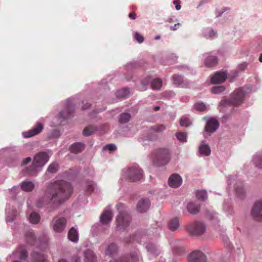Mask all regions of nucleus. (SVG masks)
<instances>
[{
    "label": "nucleus",
    "mask_w": 262,
    "mask_h": 262,
    "mask_svg": "<svg viewBox=\"0 0 262 262\" xmlns=\"http://www.w3.org/2000/svg\"><path fill=\"white\" fill-rule=\"evenodd\" d=\"M72 191L73 188L69 183L62 180L56 181L37 201L36 206L38 208L47 207L51 211L67 200Z\"/></svg>",
    "instance_id": "nucleus-1"
},
{
    "label": "nucleus",
    "mask_w": 262,
    "mask_h": 262,
    "mask_svg": "<svg viewBox=\"0 0 262 262\" xmlns=\"http://www.w3.org/2000/svg\"><path fill=\"white\" fill-rule=\"evenodd\" d=\"M117 209L119 211V213L116 217L117 230L122 231L125 230L130 223L131 217L129 214L125 211H122L124 208L122 204H118L116 205Z\"/></svg>",
    "instance_id": "nucleus-2"
},
{
    "label": "nucleus",
    "mask_w": 262,
    "mask_h": 262,
    "mask_svg": "<svg viewBox=\"0 0 262 262\" xmlns=\"http://www.w3.org/2000/svg\"><path fill=\"white\" fill-rule=\"evenodd\" d=\"M170 159V152L168 149L161 148L158 149L154 156V164L157 166L166 164Z\"/></svg>",
    "instance_id": "nucleus-3"
},
{
    "label": "nucleus",
    "mask_w": 262,
    "mask_h": 262,
    "mask_svg": "<svg viewBox=\"0 0 262 262\" xmlns=\"http://www.w3.org/2000/svg\"><path fill=\"white\" fill-rule=\"evenodd\" d=\"M125 175L130 181L135 182L143 178V170L138 165H135L128 168Z\"/></svg>",
    "instance_id": "nucleus-4"
},
{
    "label": "nucleus",
    "mask_w": 262,
    "mask_h": 262,
    "mask_svg": "<svg viewBox=\"0 0 262 262\" xmlns=\"http://www.w3.org/2000/svg\"><path fill=\"white\" fill-rule=\"evenodd\" d=\"M187 230L191 234L201 235L205 232L206 226L202 222L196 221L188 225Z\"/></svg>",
    "instance_id": "nucleus-5"
},
{
    "label": "nucleus",
    "mask_w": 262,
    "mask_h": 262,
    "mask_svg": "<svg viewBox=\"0 0 262 262\" xmlns=\"http://www.w3.org/2000/svg\"><path fill=\"white\" fill-rule=\"evenodd\" d=\"M245 96V92L243 89H237L232 93L229 102L234 106L239 105L243 103Z\"/></svg>",
    "instance_id": "nucleus-6"
},
{
    "label": "nucleus",
    "mask_w": 262,
    "mask_h": 262,
    "mask_svg": "<svg viewBox=\"0 0 262 262\" xmlns=\"http://www.w3.org/2000/svg\"><path fill=\"white\" fill-rule=\"evenodd\" d=\"M67 224V220L64 217H57L53 219L52 226L54 231L56 232H61L64 230Z\"/></svg>",
    "instance_id": "nucleus-7"
},
{
    "label": "nucleus",
    "mask_w": 262,
    "mask_h": 262,
    "mask_svg": "<svg viewBox=\"0 0 262 262\" xmlns=\"http://www.w3.org/2000/svg\"><path fill=\"white\" fill-rule=\"evenodd\" d=\"M251 215L255 220L262 221V199L254 203L251 210Z\"/></svg>",
    "instance_id": "nucleus-8"
},
{
    "label": "nucleus",
    "mask_w": 262,
    "mask_h": 262,
    "mask_svg": "<svg viewBox=\"0 0 262 262\" xmlns=\"http://www.w3.org/2000/svg\"><path fill=\"white\" fill-rule=\"evenodd\" d=\"M188 262H207V257L201 251H194L189 254Z\"/></svg>",
    "instance_id": "nucleus-9"
},
{
    "label": "nucleus",
    "mask_w": 262,
    "mask_h": 262,
    "mask_svg": "<svg viewBox=\"0 0 262 262\" xmlns=\"http://www.w3.org/2000/svg\"><path fill=\"white\" fill-rule=\"evenodd\" d=\"M219 121L214 118H210L207 121L204 127L205 132L210 134L215 132L219 127Z\"/></svg>",
    "instance_id": "nucleus-10"
},
{
    "label": "nucleus",
    "mask_w": 262,
    "mask_h": 262,
    "mask_svg": "<svg viewBox=\"0 0 262 262\" xmlns=\"http://www.w3.org/2000/svg\"><path fill=\"white\" fill-rule=\"evenodd\" d=\"M49 160V156L46 152H41L37 154L34 158L33 164L38 167L44 165Z\"/></svg>",
    "instance_id": "nucleus-11"
},
{
    "label": "nucleus",
    "mask_w": 262,
    "mask_h": 262,
    "mask_svg": "<svg viewBox=\"0 0 262 262\" xmlns=\"http://www.w3.org/2000/svg\"><path fill=\"white\" fill-rule=\"evenodd\" d=\"M43 129V124L40 122H37L30 130L24 132L25 138H30L39 134Z\"/></svg>",
    "instance_id": "nucleus-12"
},
{
    "label": "nucleus",
    "mask_w": 262,
    "mask_h": 262,
    "mask_svg": "<svg viewBox=\"0 0 262 262\" xmlns=\"http://www.w3.org/2000/svg\"><path fill=\"white\" fill-rule=\"evenodd\" d=\"M227 75L225 72H217L211 78V82L213 84L222 83L227 79Z\"/></svg>",
    "instance_id": "nucleus-13"
},
{
    "label": "nucleus",
    "mask_w": 262,
    "mask_h": 262,
    "mask_svg": "<svg viewBox=\"0 0 262 262\" xmlns=\"http://www.w3.org/2000/svg\"><path fill=\"white\" fill-rule=\"evenodd\" d=\"M168 183L171 187H178L182 184V179L179 174H172L168 179Z\"/></svg>",
    "instance_id": "nucleus-14"
},
{
    "label": "nucleus",
    "mask_w": 262,
    "mask_h": 262,
    "mask_svg": "<svg viewBox=\"0 0 262 262\" xmlns=\"http://www.w3.org/2000/svg\"><path fill=\"white\" fill-rule=\"evenodd\" d=\"M150 205V201L147 199H142L137 204V209L140 212H146Z\"/></svg>",
    "instance_id": "nucleus-15"
},
{
    "label": "nucleus",
    "mask_w": 262,
    "mask_h": 262,
    "mask_svg": "<svg viewBox=\"0 0 262 262\" xmlns=\"http://www.w3.org/2000/svg\"><path fill=\"white\" fill-rule=\"evenodd\" d=\"M113 213L110 210H104L100 216V222L103 224H107L111 222Z\"/></svg>",
    "instance_id": "nucleus-16"
},
{
    "label": "nucleus",
    "mask_w": 262,
    "mask_h": 262,
    "mask_svg": "<svg viewBox=\"0 0 262 262\" xmlns=\"http://www.w3.org/2000/svg\"><path fill=\"white\" fill-rule=\"evenodd\" d=\"M172 80L174 84L182 88H186L189 84L187 80H184L183 77L179 75H174Z\"/></svg>",
    "instance_id": "nucleus-17"
},
{
    "label": "nucleus",
    "mask_w": 262,
    "mask_h": 262,
    "mask_svg": "<svg viewBox=\"0 0 262 262\" xmlns=\"http://www.w3.org/2000/svg\"><path fill=\"white\" fill-rule=\"evenodd\" d=\"M128 259L127 256H124L118 259L117 262H137L139 261V257L136 251L130 254V259L128 260Z\"/></svg>",
    "instance_id": "nucleus-18"
},
{
    "label": "nucleus",
    "mask_w": 262,
    "mask_h": 262,
    "mask_svg": "<svg viewBox=\"0 0 262 262\" xmlns=\"http://www.w3.org/2000/svg\"><path fill=\"white\" fill-rule=\"evenodd\" d=\"M84 262H97L96 257L92 250L87 249L84 252Z\"/></svg>",
    "instance_id": "nucleus-19"
},
{
    "label": "nucleus",
    "mask_w": 262,
    "mask_h": 262,
    "mask_svg": "<svg viewBox=\"0 0 262 262\" xmlns=\"http://www.w3.org/2000/svg\"><path fill=\"white\" fill-rule=\"evenodd\" d=\"M84 149V145L80 142H76L73 144L70 148L71 152L74 154L79 153L83 150Z\"/></svg>",
    "instance_id": "nucleus-20"
},
{
    "label": "nucleus",
    "mask_w": 262,
    "mask_h": 262,
    "mask_svg": "<svg viewBox=\"0 0 262 262\" xmlns=\"http://www.w3.org/2000/svg\"><path fill=\"white\" fill-rule=\"evenodd\" d=\"M187 209L191 214H196L200 211V205L194 202H190L187 204Z\"/></svg>",
    "instance_id": "nucleus-21"
},
{
    "label": "nucleus",
    "mask_w": 262,
    "mask_h": 262,
    "mask_svg": "<svg viewBox=\"0 0 262 262\" xmlns=\"http://www.w3.org/2000/svg\"><path fill=\"white\" fill-rule=\"evenodd\" d=\"M68 238L72 242L77 243L78 241V234L77 230L74 227H72L68 233Z\"/></svg>",
    "instance_id": "nucleus-22"
},
{
    "label": "nucleus",
    "mask_w": 262,
    "mask_h": 262,
    "mask_svg": "<svg viewBox=\"0 0 262 262\" xmlns=\"http://www.w3.org/2000/svg\"><path fill=\"white\" fill-rule=\"evenodd\" d=\"M34 260L37 262H47L46 256L40 252L34 251L32 254Z\"/></svg>",
    "instance_id": "nucleus-23"
},
{
    "label": "nucleus",
    "mask_w": 262,
    "mask_h": 262,
    "mask_svg": "<svg viewBox=\"0 0 262 262\" xmlns=\"http://www.w3.org/2000/svg\"><path fill=\"white\" fill-rule=\"evenodd\" d=\"M205 65L207 67H212L215 66L217 63V58L215 56H208L205 60Z\"/></svg>",
    "instance_id": "nucleus-24"
},
{
    "label": "nucleus",
    "mask_w": 262,
    "mask_h": 262,
    "mask_svg": "<svg viewBox=\"0 0 262 262\" xmlns=\"http://www.w3.org/2000/svg\"><path fill=\"white\" fill-rule=\"evenodd\" d=\"M21 188L25 191H31L34 188V184L30 181H24L21 184Z\"/></svg>",
    "instance_id": "nucleus-25"
},
{
    "label": "nucleus",
    "mask_w": 262,
    "mask_h": 262,
    "mask_svg": "<svg viewBox=\"0 0 262 262\" xmlns=\"http://www.w3.org/2000/svg\"><path fill=\"white\" fill-rule=\"evenodd\" d=\"M117 251V246L114 243L110 244L106 248L105 250V254L106 255L113 256Z\"/></svg>",
    "instance_id": "nucleus-26"
},
{
    "label": "nucleus",
    "mask_w": 262,
    "mask_h": 262,
    "mask_svg": "<svg viewBox=\"0 0 262 262\" xmlns=\"http://www.w3.org/2000/svg\"><path fill=\"white\" fill-rule=\"evenodd\" d=\"M179 220L177 217L171 219L169 223V228L171 231H174L179 227Z\"/></svg>",
    "instance_id": "nucleus-27"
},
{
    "label": "nucleus",
    "mask_w": 262,
    "mask_h": 262,
    "mask_svg": "<svg viewBox=\"0 0 262 262\" xmlns=\"http://www.w3.org/2000/svg\"><path fill=\"white\" fill-rule=\"evenodd\" d=\"M38 167L36 165H35L33 163L32 165L29 167H26L24 169V173L28 175H34L37 172V168Z\"/></svg>",
    "instance_id": "nucleus-28"
},
{
    "label": "nucleus",
    "mask_w": 262,
    "mask_h": 262,
    "mask_svg": "<svg viewBox=\"0 0 262 262\" xmlns=\"http://www.w3.org/2000/svg\"><path fill=\"white\" fill-rule=\"evenodd\" d=\"M162 85V80L160 78H155L151 83V86L153 90H160Z\"/></svg>",
    "instance_id": "nucleus-29"
},
{
    "label": "nucleus",
    "mask_w": 262,
    "mask_h": 262,
    "mask_svg": "<svg viewBox=\"0 0 262 262\" xmlns=\"http://www.w3.org/2000/svg\"><path fill=\"white\" fill-rule=\"evenodd\" d=\"M210 148L208 145L204 144L199 147V152L201 155L209 156L210 154Z\"/></svg>",
    "instance_id": "nucleus-30"
},
{
    "label": "nucleus",
    "mask_w": 262,
    "mask_h": 262,
    "mask_svg": "<svg viewBox=\"0 0 262 262\" xmlns=\"http://www.w3.org/2000/svg\"><path fill=\"white\" fill-rule=\"evenodd\" d=\"M195 195L197 199L201 201H204L207 198V193L206 190H198Z\"/></svg>",
    "instance_id": "nucleus-31"
},
{
    "label": "nucleus",
    "mask_w": 262,
    "mask_h": 262,
    "mask_svg": "<svg viewBox=\"0 0 262 262\" xmlns=\"http://www.w3.org/2000/svg\"><path fill=\"white\" fill-rule=\"evenodd\" d=\"M96 130V128L95 126L92 125H90L86 127L83 131V134L85 136H89L93 134Z\"/></svg>",
    "instance_id": "nucleus-32"
},
{
    "label": "nucleus",
    "mask_w": 262,
    "mask_h": 262,
    "mask_svg": "<svg viewBox=\"0 0 262 262\" xmlns=\"http://www.w3.org/2000/svg\"><path fill=\"white\" fill-rule=\"evenodd\" d=\"M129 91L128 89L124 88L119 90L117 92V96L120 98H125L128 96Z\"/></svg>",
    "instance_id": "nucleus-33"
},
{
    "label": "nucleus",
    "mask_w": 262,
    "mask_h": 262,
    "mask_svg": "<svg viewBox=\"0 0 262 262\" xmlns=\"http://www.w3.org/2000/svg\"><path fill=\"white\" fill-rule=\"evenodd\" d=\"M130 119V115L128 113H122L120 115L119 122L121 123H126Z\"/></svg>",
    "instance_id": "nucleus-34"
},
{
    "label": "nucleus",
    "mask_w": 262,
    "mask_h": 262,
    "mask_svg": "<svg viewBox=\"0 0 262 262\" xmlns=\"http://www.w3.org/2000/svg\"><path fill=\"white\" fill-rule=\"evenodd\" d=\"M40 220V216L36 212H32L29 216V220L33 224H37Z\"/></svg>",
    "instance_id": "nucleus-35"
},
{
    "label": "nucleus",
    "mask_w": 262,
    "mask_h": 262,
    "mask_svg": "<svg viewBox=\"0 0 262 262\" xmlns=\"http://www.w3.org/2000/svg\"><path fill=\"white\" fill-rule=\"evenodd\" d=\"M236 194L239 197H242L244 194V190L243 188V184L240 183L238 185H236L235 187Z\"/></svg>",
    "instance_id": "nucleus-36"
},
{
    "label": "nucleus",
    "mask_w": 262,
    "mask_h": 262,
    "mask_svg": "<svg viewBox=\"0 0 262 262\" xmlns=\"http://www.w3.org/2000/svg\"><path fill=\"white\" fill-rule=\"evenodd\" d=\"M59 168V165L57 163H52L48 167L47 171L49 173L56 172Z\"/></svg>",
    "instance_id": "nucleus-37"
},
{
    "label": "nucleus",
    "mask_w": 262,
    "mask_h": 262,
    "mask_svg": "<svg viewBox=\"0 0 262 262\" xmlns=\"http://www.w3.org/2000/svg\"><path fill=\"white\" fill-rule=\"evenodd\" d=\"M180 124L182 126L188 127L191 124V122L187 117H183L180 119Z\"/></svg>",
    "instance_id": "nucleus-38"
},
{
    "label": "nucleus",
    "mask_w": 262,
    "mask_h": 262,
    "mask_svg": "<svg viewBox=\"0 0 262 262\" xmlns=\"http://www.w3.org/2000/svg\"><path fill=\"white\" fill-rule=\"evenodd\" d=\"M26 240L27 243L31 245H34L36 241L34 233L32 232H29L26 235Z\"/></svg>",
    "instance_id": "nucleus-39"
},
{
    "label": "nucleus",
    "mask_w": 262,
    "mask_h": 262,
    "mask_svg": "<svg viewBox=\"0 0 262 262\" xmlns=\"http://www.w3.org/2000/svg\"><path fill=\"white\" fill-rule=\"evenodd\" d=\"M253 162L256 167L262 168V157L259 156H255L254 158Z\"/></svg>",
    "instance_id": "nucleus-40"
},
{
    "label": "nucleus",
    "mask_w": 262,
    "mask_h": 262,
    "mask_svg": "<svg viewBox=\"0 0 262 262\" xmlns=\"http://www.w3.org/2000/svg\"><path fill=\"white\" fill-rule=\"evenodd\" d=\"M225 90V87L223 85L214 86L211 89V92L213 94H219Z\"/></svg>",
    "instance_id": "nucleus-41"
},
{
    "label": "nucleus",
    "mask_w": 262,
    "mask_h": 262,
    "mask_svg": "<svg viewBox=\"0 0 262 262\" xmlns=\"http://www.w3.org/2000/svg\"><path fill=\"white\" fill-rule=\"evenodd\" d=\"M177 139L181 142L186 141V134L183 132H178L176 134Z\"/></svg>",
    "instance_id": "nucleus-42"
},
{
    "label": "nucleus",
    "mask_w": 262,
    "mask_h": 262,
    "mask_svg": "<svg viewBox=\"0 0 262 262\" xmlns=\"http://www.w3.org/2000/svg\"><path fill=\"white\" fill-rule=\"evenodd\" d=\"M194 108L199 111H204L206 109V106L203 102H198L195 104Z\"/></svg>",
    "instance_id": "nucleus-43"
},
{
    "label": "nucleus",
    "mask_w": 262,
    "mask_h": 262,
    "mask_svg": "<svg viewBox=\"0 0 262 262\" xmlns=\"http://www.w3.org/2000/svg\"><path fill=\"white\" fill-rule=\"evenodd\" d=\"M117 147L114 144H107L103 147V150H108L109 151H115L116 150Z\"/></svg>",
    "instance_id": "nucleus-44"
},
{
    "label": "nucleus",
    "mask_w": 262,
    "mask_h": 262,
    "mask_svg": "<svg viewBox=\"0 0 262 262\" xmlns=\"http://www.w3.org/2000/svg\"><path fill=\"white\" fill-rule=\"evenodd\" d=\"M146 249H147V251L148 252H150L151 253H153L154 254H156L157 255H158V254H157V248H156V247L155 245H147L146 246Z\"/></svg>",
    "instance_id": "nucleus-45"
},
{
    "label": "nucleus",
    "mask_w": 262,
    "mask_h": 262,
    "mask_svg": "<svg viewBox=\"0 0 262 262\" xmlns=\"http://www.w3.org/2000/svg\"><path fill=\"white\" fill-rule=\"evenodd\" d=\"M152 129L158 132H160L165 129V126L163 125H158L152 127Z\"/></svg>",
    "instance_id": "nucleus-46"
},
{
    "label": "nucleus",
    "mask_w": 262,
    "mask_h": 262,
    "mask_svg": "<svg viewBox=\"0 0 262 262\" xmlns=\"http://www.w3.org/2000/svg\"><path fill=\"white\" fill-rule=\"evenodd\" d=\"M28 257V253L26 250L23 249L20 252L19 258L20 260H25Z\"/></svg>",
    "instance_id": "nucleus-47"
},
{
    "label": "nucleus",
    "mask_w": 262,
    "mask_h": 262,
    "mask_svg": "<svg viewBox=\"0 0 262 262\" xmlns=\"http://www.w3.org/2000/svg\"><path fill=\"white\" fill-rule=\"evenodd\" d=\"M135 38L139 43H142L144 40L143 36L138 32L135 33Z\"/></svg>",
    "instance_id": "nucleus-48"
},
{
    "label": "nucleus",
    "mask_w": 262,
    "mask_h": 262,
    "mask_svg": "<svg viewBox=\"0 0 262 262\" xmlns=\"http://www.w3.org/2000/svg\"><path fill=\"white\" fill-rule=\"evenodd\" d=\"M94 190V186H93V184H92V183H89L88 185H87V187H86V191L89 193H92Z\"/></svg>",
    "instance_id": "nucleus-49"
},
{
    "label": "nucleus",
    "mask_w": 262,
    "mask_h": 262,
    "mask_svg": "<svg viewBox=\"0 0 262 262\" xmlns=\"http://www.w3.org/2000/svg\"><path fill=\"white\" fill-rule=\"evenodd\" d=\"M181 2L180 0H176L173 1V4L176 5V9L177 10H180L181 6L180 5Z\"/></svg>",
    "instance_id": "nucleus-50"
},
{
    "label": "nucleus",
    "mask_w": 262,
    "mask_h": 262,
    "mask_svg": "<svg viewBox=\"0 0 262 262\" xmlns=\"http://www.w3.org/2000/svg\"><path fill=\"white\" fill-rule=\"evenodd\" d=\"M31 161V158L30 157H28L23 160L22 164L23 165H25Z\"/></svg>",
    "instance_id": "nucleus-51"
},
{
    "label": "nucleus",
    "mask_w": 262,
    "mask_h": 262,
    "mask_svg": "<svg viewBox=\"0 0 262 262\" xmlns=\"http://www.w3.org/2000/svg\"><path fill=\"white\" fill-rule=\"evenodd\" d=\"M181 24L178 23L175 24L173 26H170V30L172 31L177 30L178 28V26H180Z\"/></svg>",
    "instance_id": "nucleus-52"
},
{
    "label": "nucleus",
    "mask_w": 262,
    "mask_h": 262,
    "mask_svg": "<svg viewBox=\"0 0 262 262\" xmlns=\"http://www.w3.org/2000/svg\"><path fill=\"white\" fill-rule=\"evenodd\" d=\"M128 17L132 19H136L137 15L135 12H133L129 14Z\"/></svg>",
    "instance_id": "nucleus-53"
},
{
    "label": "nucleus",
    "mask_w": 262,
    "mask_h": 262,
    "mask_svg": "<svg viewBox=\"0 0 262 262\" xmlns=\"http://www.w3.org/2000/svg\"><path fill=\"white\" fill-rule=\"evenodd\" d=\"M60 114V115L62 116L64 118H68L70 117V114H68L67 115H65L64 116V115H63V112H61Z\"/></svg>",
    "instance_id": "nucleus-54"
},
{
    "label": "nucleus",
    "mask_w": 262,
    "mask_h": 262,
    "mask_svg": "<svg viewBox=\"0 0 262 262\" xmlns=\"http://www.w3.org/2000/svg\"><path fill=\"white\" fill-rule=\"evenodd\" d=\"M167 21L170 23H173V19L172 18H168L167 19Z\"/></svg>",
    "instance_id": "nucleus-55"
},
{
    "label": "nucleus",
    "mask_w": 262,
    "mask_h": 262,
    "mask_svg": "<svg viewBox=\"0 0 262 262\" xmlns=\"http://www.w3.org/2000/svg\"><path fill=\"white\" fill-rule=\"evenodd\" d=\"M259 60L260 62H262V53L259 56Z\"/></svg>",
    "instance_id": "nucleus-56"
},
{
    "label": "nucleus",
    "mask_w": 262,
    "mask_h": 262,
    "mask_svg": "<svg viewBox=\"0 0 262 262\" xmlns=\"http://www.w3.org/2000/svg\"><path fill=\"white\" fill-rule=\"evenodd\" d=\"M79 260H80V258L79 257H76L75 258V262H79Z\"/></svg>",
    "instance_id": "nucleus-57"
},
{
    "label": "nucleus",
    "mask_w": 262,
    "mask_h": 262,
    "mask_svg": "<svg viewBox=\"0 0 262 262\" xmlns=\"http://www.w3.org/2000/svg\"><path fill=\"white\" fill-rule=\"evenodd\" d=\"M58 262H67L65 259H61L58 260Z\"/></svg>",
    "instance_id": "nucleus-58"
},
{
    "label": "nucleus",
    "mask_w": 262,
    "mask_h": 262,
    "mask_svg": "<svg viewBox=\"0 0 262 262\" xmlns=\"http://www.w3.org/2000/svg\"><path fill=\"white\" fill-rule=\"evenodd\" d=\"M155 110L156 111H157L160 110V107L159 106H156V107H155Z\"/></svg>",
    "instance_id": "nucleus-59"
},
{
    "label": "nucleus",
    "mask_w": 262,
    "mask_h": 262,
    "mask_svg": "<svg viewBox=\"0 0 262 262\" xmlns=\"http://www.w3.org/2000/svg\"><path fill=\"white\" fill-rule=\"evenodd\" d=\"M160 36H156L155 37V39H160Z\"/></svg>",
    "instance_id": "nucleus-60"
},
{
    "label": "nucleus",
    "mask_w": 262,
    "mask_h": 262,
    "mask_svg": "<svg viewBox=\"0 0 262 262\" xmlns=\"http://www.w3.org/2000/svg\"><path fill=\"white\" fill-rule=\"evenodd\" d=\"M86 105H87V107H90V106L91 104H89V103H88V104H86Z\"/></svg>",
    "instance_id": "nucleus-61"
},
{
    "label": "nucleus",
    "mask_w": 262,
    "mask_h": 262,
    "mask_svg": "<svg viewBox=\"0 0 262 262\" xmlns=\"http://www.w3.org/2000/svg\"><path fill=\"white\" fill-rule=\"evenodd\" d=\"M86 108V107H83V106L82 107V109H85V108Z\"/></svg>",
    "instance_id": "nucleus-62"
}]
</instances>
